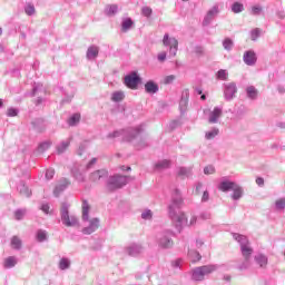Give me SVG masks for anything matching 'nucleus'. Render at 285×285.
Returning a JSON list of instances; mask_svg holds the SVG:
<instances>
[{"label": "nucleus", "mask_w": 285, "mask_h": 285, "mask_svg": "<svg viewBox=\"0 0 285 285\" xmlns=\"http://www.w3.org/2000/svg\"><path fill=\"white\" fill-rule=\"evenodd\" d=\"M253 253H247L246 255H243L244 262L238 265V271H246L250 266V256Z\"/></svg>", "instance_id": "nucleus-29"}, {"label": "nucleus", "mask_w": 285, "mask_h": 285, "mask_svg": "<svg viewBox=\"0 0 285 285\" xmlns=\"http://www.w3.org/2000/svg\"><path fill=\"white\" fill-rule=\"evenodd\" d=\"M261 35H262V29L256 28V29L252 30L250 31L252 41H257V39H259Z\"/></svg>", "instance_id": "nucleus-48"}, {"label": "nucleus", "mask_w": 285, "mask_h": 285, "mask_svg": "<svg viewBox=\"0 0 285 285\" xmlns=\"http://www.w3.org/2000/svg\"><path fill=\"white\" fill-rule=\"evenodd\" d=\"M194 52H195V55H197V57H202V55H204V47H202V46H196V47L194 48Z\"/></svg>", "instance_id": "nucleus-55"}, {"label": "nucleus", "mask_w": 285, "mask_h": 285, "mask_svg": "<svg viewBox=\"0 0 285 285\" xmlns=\"http://www.w3.org/2000/svg\"><path fill=\"white\" fill-rule=\"evenodd\" d=\"M119 12V7L117 4H107L105 8V14L107 17H115Z\"/></svg>", "instance_id": "nucleus-28"}, {"label": "nucleus", "mask_w": 285, "mask_h": 285, "mask_svg": "<svg viewBox=\"0 0 285 285\" xmlns=\"http://www.w3.org/2000/svg\"><path fill=\"white\" fill-rule=\"evenodd\" d=\"M243 61L246 66H255L257 63V55L253 50L245 51Z\"/></svg>", "instance_id": "nucleus-15"}, {"label": "nucleus", "mask_w": 285, "mask_h": 285, "mask_svg": "<svg viewBox=\"0 0 285 285\" xmlns=\"http://www.w3.org/2000/svg\"><path fill=\"white\" fill-rule=\"evenodd\" d=\"M125 98H126V95L124 94V91H115L111 95V101H115V104H119V101H124Z\"/></svg>", "instance_id": "nucleus-38"}, {"label": "nucleus", "mask_w": 285, "mask_h": 285, "mask_svg": "<svg viewBox=\"0 0 285 285\" xmlns=\"http://www.w3.org/2000/svg\"><path fill=\"white\" fill-rule=\"evenodd\" d=\"M145 91L148 95H157V92H159V85L153 80H149L145 83Z\"/></svg>", "instance_id": "nucleus-20"}, {"label": "nucleus", "mask_w": 285, "mask_h": 285, "mask_svg": "<svg viewBox=\"0 0 285 285\" xmlns=\"http://www.w3.org/2000/svg\"><path fill=\"white\" fill-rule=\"evenodd\" d=\"M60 219L67 228L79 226V218L76 215H70V204L62 203L60 207Z\"/></svg>", "instance_id": "nucleus-3"}, {"label": "nucleus", "mask_w": 285, "mask_h": 285, "mask_svg": "<svg viewBox=\"0 0 285 285\" xmlns=\"http://www.w3.org/2000/svg\"><path fill=\"white\" fill-rule=\"evenodd\" d=\"M17 257L14 256H9L4 259L3 262V267L4 268H14L17 266Z\"/></svg>", "instance_id": "nucleus-32"}, {"label": "nucleus", "mask_w": 285, "mask_h": 285, "mask_svg": "<svg viewBox=\"0 0 285 285\" xmlns=\"http://www.w3.org/2000/svg\"><path fill=\"white\" fill-rule=\"evenodd\" d=\"M215 173V167L213 165H208L204 168V175H214Z\"/></svg>", "instance_id": "nucleus-53"}, {"label": "nucleus", "mask_w": 285, "mask_h": 285, "mask_svg": "<svg viewBox=\"0 0 285 285\" xmlns=\"http://www.w3.org/2000/svg\"><path fill=\"white\" fill-rule=\"evenodd\" d=\"M223 112L224 109L222 107H215L213 111L209 112L208 124H218Z\"/></svg>", "instance_id": "nucleus-13"}, {"label": "nucleus", "mask_w": 285, "mask_h": 285, "mask_svg": "<svg viewBox=\"0 0 285 285\" xmlns=\"http://www.w3.org/2000/svg\"><path fill=\"white\" fill-rule=\"evenodd\" d=\"M166 57H167L166 51H163V52L158 53L157 59H158V61H160L163 63V61H166Z\"/></svg>", "instance_id": "nucleus-60"}, {"label": "nucleus", "mask_w": 285, "mask_h": 285, "mask_svg": "<svg viewBox=\"0 0 285 285\" xmlns=\"http://www.w3.org/2000/svg\"><path fill=\"white\" fill-rule=\"evenodd\" d=\"M21 246H22V243L19 238V236H13L11 238V247L14 249V250H21Z\"/></svg>", "instance_id": "nucleus-40"}, {"label": "nucleus", "mask_w": 285, "mask_h": 285, "mask_svg": "<svg viewBox=\"0 0 285 285\" xmlns=\"http://www.w3.org/2000/svg\"><path fill=\"white\" fill-rule=\"evenodd\" d=\"M232 11L235 13V14H239V12H244V4L243 3H239V2H234L232 4Z\"/></svg>", "instance_id": "nucleus-44"}, {"label": "nucleus", "mask_w": 285, "mask_h": 285, "mask_svg": "<svg viewBox=\"0 0 285 285\" xmlns=\"http://www.w3.org/2000/svg\"><path fill=\"white\" fill-rule=\"evenodd\" d=\"M235 43L233 42V40L230 38H226L223 41V48L224 50H227V52H230V50H233Z\"/></svg>", "instance_id": "nucleus-42"}, {"label": "nucleus", "mask_w": 285, "mask_h": 285, "mask_svg": "<svg viewBox=\"0 0 285 285\" xmlns=\"http://www.w3.org/2000/svg\"><path fill=\"white\" fill-rule=\"evenodd\" d=\"M217 14H219V8L217 6H214L207 11L203 20V26H210V23H213V19H215Z\"/></svg>", "instance_id": "nucleus-12"}, {"label": "nucleus", "mask_w": 285, "mask_h": 285, "mask_svg": "<svg viewBox=\"0 0 285 285\" xmlns=\"http://www.w3.org/2000/svg\"><path fill=\"white\" fill-rule=\"evenodd\" d=\"M255 262L261 268H266V266H268V257L264 254L256 255Z\"/></svg>", "instance_id": "nucleus-27"}, {"label": "nucleus", "mask_w": 285, "mask_h": 285, "mask_svg": "<svg viewBox=\"0 0 285 285\" xmlns=\"http://www.w3.org/2000/svg\"><path fill=\"white\" fill-rule=\"evenodd\" d=\"M126 250L130 257H137L144 253V247L139 244H131L127 247Z\"/></svg>", "instance_id": "nucleus-17"}, {"label": "nucleus", "mask_w": 285, "mask_h": 285, "mask_svg": "<svg viewBox=\"0 0 285 285\" xmlns=\"http://www.w3.org/2000/svg\"><path fill=\"white\" fill-rule=\"evenodd\" d=\"M275 206H276V210H284L285 198H279L278 200H276Z\"/></svg>", "instance_id": "nucleus-50"}, {"label": "nucleus", "mask_w": 285, "mask_h": 285, "mask_svg": "<svg viewBox=\"0 0 285 285\" xmlns=\"http://www.w3.org/2000/svg\"><path fill=\"white\" fill-rule=\"evenodd\" d=\"M163 46L169 48V55L171 57H177V51L179 50V41L176 38H170L168 33H165L163 38Z\"/></svg>", "instance_id": "nucleus-7"}, {"label": "nucleus", "mask_w": 285, "mask_h": 285, "mask_svg": "<svg viewBox=\"0 0 285 285\" xmlns=\"http://www.w3.org/2000/svg\"><path fill=\"white\" fill-rule=\"evenodd\" d=\"M124 83L127 88H130V90H137L139 83H141V77L134 71L125 77Z\"/></svg>", "instance_id": "nucleus-9"}, {"label": "nucleus", "mask_w": 285, "mask_h": 285, "mask_svg": "<svg viewBox=\"0 0 285 285\" xmlns=\"http://www.w3.org/2000/svg\"><path fill=\"white\" fill-rule=\"evenodd\" d=\"M208 199H210V194L208 193V190H205V191L203 193V196H202L200 202H202L203 204H206V202H208Z\"/></svg>", "instance_id": "nucleus-57"}, {"label": "nucleus", "mask_w": 285, "mask_h": 285, "mask_svg": "<svg viewBox=\"0 0 285 285\" xmlns=\"http://www.w3.org/2000/svg\"><path fill=\"white\" fill-rule=\"evenodd\" d=\"M100 220L99 218H92L89 220V226L82 228L83 235H92L99 229Z\"/></svg>", "instance_id": "nucleus-11"}, {"label": "nucleus", "mask_w": 285, "mask_h": 285, "mask_svg": "<svg viewBox=\"0 0 285 285\" xmlns=\"http://www.w3.org/2000/svg\"><path fill=\"white\" fill-rule=\"evenodd\" d=\"M85 150H86V144H80V146L77 150V155H79V156L83 155Z\"/></svg>", "instance_id": "nucleus-61"}, {"label": "nucleus", "mask_w": 285, "mask_h": 285, "mask_svg": "<svg viewBox=\"0 0 285 285\" xmlns=\"http://www.w3.org/2000/svg\"><path fill=\"white\" fill-rule=\"evenodd\" d=\"M232 190V199H234V202H237L242 199V197H244V188H242L239 185L236 184V186Z\"/></svg>", "instance_id": "nucleus-26"}, {"label": "nucleus", "mask_w": 285, "mask_h": 285, "mask_svg": "<svg viewBox=\"0 0 285 285\" xmlns=\"http://www.w3.org/2000/svg\"><path fill=\"white\" fill-rule=\"evenodd\" d=\"M71 174H72V177H75V179H77V181H86V177L83 176V174L81 171H79L78 168L71 169Z\"/></svg>", "instance_id": "nucleus-41"}, {"label": "nucleus", "mask_w": 285, "mask_h": 285, "mask_svg": "<svg viewBox=\"0 0 285 285\" xmlns=\"http://www.w3.org/2000/svg\"><path fill=\"white\" fill-rule=\"evenodd\" d=\"M217 135H219V128L214 127L209 131L205 132V139H207V141H210L212 139H215Z\"/></svg>", "instance_id": "nucleus-37"}, {"label": "nucleus", "mask_w": 285, "mask_h": 285, "mask_svg": "<svg viewBox=\"0 0 285 285\" xmlns=\"http://www.w3.org/2000/svg\"><path fill=\"white\" fill-rule=\"evenodd\" d=\"M97 57H99V47L90 46L87 49V59L91 61L92 59H97Z\"/></svg>", "instance_id": "nucleus-25"}, {"label": "nucleus", "mask_w": 285, "mask_h": 285, "mask_svg": "<svg viewBox=\"0 0 285 285\" xmlns=\"http://www.w3.org/2000/svg\"><path fill=\"white\" fill-rule=\"evenodd\" d=\"M200 219H210V213L208 212H204L200 214Z\"/></svg>", "instance_id": "nucleus-64"}, {"label": "nucleus", "mask_w": 285, "mask_h": 285, "mask_svg": "<svg viewBox=\"0 0 285 285\" xmlns=\"http://www.w3.org/2000/svg\"><path fill=\"white\" fill-rule=\"evenodd\" d=\"M128 184V177L121 175L110 176L107 181V189L109 193H115V190H119V188H124Z\"/></svg>", "instance_id": "nucleus-6"}, {"label": "nucleus", "mask_w": 285, "mask_h": 285, "mask_svg": "<svg viewBox=\"0 0 285 285\" xmlns=\"http://www.w3.org/2000/svg\"><path fill=\"white\" fill-rule=\"evenodd\" d=\"M166 168H170V160L164 159L155 165V170H166Z\"/></svg>", "instance_id": "nucleus-36"}, {"label": "nucleus", "mask_w": 285, "mask_h": 285, "mask_svg": "<svg viewBox=\"0 0 285 285\" xmlns=\"http://www.w3.org/2000/svg\"><path fill=\"white\" fill-rule=\"evenodd\" d=\"M68 148H70V139L62 140L56 146V150L58 155H63V153H66Z\"/></svg>", "instance_id": "nucleus-23"}, {"label": "nucleus", "mask_w": 285, "mask_h": 285, "mask_svg": "<svg viewBox=\"0 0 285 285\" xmlns=\"http://www.w3.org/2000/svg\"><path fill=\"white\" fill-rule=\"evenodd\" d=\"M232 235H233V239H235V242L239 244L242 255H247L248 253H253V248L248 246L249 244L248 237L237 233H233Z\"/></svg>", "instance_id": "nucleus-8"}, {"label": "nucleus", "mask_w": 285, "mask_h": 285, "mask_svg": "<svg viewBox=\"0 0 285 285\" xmlns=\"http://www.w3.org/2000/svg\"><path fill=\"white\" fill-rule=\"evenodd\" d=\"M141 219H153V210L146 209L145 212L141 213Z\"/></svg>", "instance_id": "nucleus-52"}, {"label": "nucleus", "mask_w": 285, "mask_h": 285, "mask_svg": "<svg viewBox=\"0 0 285 285\" xmlns=\"http://www.w3.org/2000/svg\"><path fill=\"white\" fill-rule=\"evenodd\" d=\"M216 77L220 81H228V71H226V69H220L217 71Z\"/></svg>", "instance_id": "nucleus-43"}, {"label": "nucleus", "mask_w": 285, "mask_h": 285, "mask_svg": "<svg viewBox=\"0 0 285 285\" xmlns=\"http://www.w3.org/2000/svg\"><path fill=\"white\" fill-rule=\"evenodd\" d=\"M141 12H142L144 17L148 18V17H150L153 14V9L150 7H144Z\"/></svg>", "instance_id": "nucleus-54"}, {"label": "nucleus", "mask_w": 285, "mask_h": 285, "mask_svg": "<svg viewBox=\"0 0 285 285\" xmlns=\"http://www.w3.org/2000/svg\"><path fill=\"white\" fill-rule=\"evenodd\" d=\"M141 132H144V127L139 125L136 128H127L110 132L107 138L117 139V137H122L124 141H134V139H137Z\"/></svg>", "instance_id": "nucleus-2"}, {"label": "nucleus", "mask_w": 285, "mask_h": 285, "mask_svg": "<svg viewBox=\"0 0 285 285\" xmlns=\"http://www.w3.org/2000/svg\"><path fill=\"white\" fill-rule=\"evenodd\" d=\"M81 119V115L79 114H73L69 119L68 124L69 126H77L79 124V120Z\"/></svg>", "instance_id": "nucleus-45"}, {"label": "nucleus", "mask_w": 285, "mask_h": 285, "mask_svg": "<svg viewBox=\"0 0 285 285\" xmlns=\"http://www.w3.org/2000/svg\"><path fill=\"white\" fill-rule=\"evenodd\" d=\"M26 213H28L27 209H17L14 212V217L18 222H21V219H23V217H26Z\"/></svg>", "instance_id": "nucleus-47"}, {"label": "nucleus", "mask_w": 285, "mask_h": 285, "mask_svg": "<svg viewBox=\"0 0 285 285\" xmlns=\"http://www.w3.org/2000/svg\"><path fill=\"white\" fill-rule=\"evenodd\" d=\"M188 257L191 259L193 264H195V262H199V259H202V254L197 250L189 249Z\"/></svg>", "instance_id": "nucleus-39"}, {"label": "nucleus", "mask_w": 285, "mask_h": 285, "mask_svg": "<svg viewBox=\"0 0 285 285\" xmlns=\"http://www.w3.org/2000/svg\"><path fill=\"white\" fill-rule=\"evenodd\" d=\"M106 177H108V171L106 169H99L90 175V181H101Z\"/></svg>", "instance_id": "nucleus-19"}, {"label": "nucleus", "mask_w": 285, "mask_h": 285, "mask_svg": "<svg viewBox=\"0 0 285 285\" xmlns=\"http://www.w3.org/2000/svg\"><path fill=\"white\" fill-rule=\"evenodd\" d=\"M177 176L186 179L188 177H193V167H178Z\"/></svg>", "instance_id": "nucleus-22"}, {"label": "nucleus", "mask_w": 285, "mask_h": 285, "mask_svg": "<svg viewBox=\"0 0 285 285\" xmlns=\"http://www.w3.org/2000/svg\"><path fill=\"white\" fill-rule=\"evenodd\" d=\"M237 183L229 181V180H222L218 185V190H222V193H228L229 190H233Z\"/></svg>", "instance_id": "nucleus-18"}, {"label": "nucleus", "mask_w": 285, "mask_h": 285, "mask_svg": "<svg viewBox=\"0 0 285 285\" xmlns=\"http://www.w3.org/2000/svg\"><path fill=\"white\" fill-rule=\"evenodd\" d=\"M51 146H52V141H50V140L40 142L38 148H37V153L39 155H42V153H46V150H48Z\"/></svg>", "instance_id": "nucleus-35"}, {"label": "nucleus", "mask_w": 285, "mask_h": 285, "mask_svg": "<svg viewBox=\"0 0 285 285\" xmlns=\"http://www.w3.org/2000/svg\"><path fill=\"white\" fill-rule=\"evenodd\" d=\"M68 186H70V180H68V178H62L53 189L55 197H59Z\"/></svg>", "instance_id": "nucleus-16"}, {"label": "nucleus", "mask_w": 285, "mask_h": 285, "mask_svg": "<svg viewBox=\"0 0 285 285\" xmlns=\"http://www.w3.org/2000/svg\"><path fill=\"white\" fill-rule=\"evenodd\" d=\"M184 204V198H181V191L175 189L171 194V204L168 206V215L178 233L184 230V227L188 225V217L184 212H178Z\"/></svg>", "instance_id": "nucleus-1"}, {"label": "nucleus", "mask_w": 285, "mask_h": 285, "mask_svg": "<svg viewBox=\"0 0 285 285\" xmlns=\"http://www.w3.org/2000/svg\"><path fill=\"white\" fill-rule=\"evenodd\" d=\"M148 146V142H146V139H140V142L136 145L138 150H141V148H146Z\"/></svg>", "instance_id": "nucleus-59"}, {"label": "nucleus", "mask_w": 285, "mask_h": 285, "mask_svg": "<svg viewBox=\"0 0 285 285\" xmlns=\"http://www.w3.org/2000/svg\"><path fill=\"white\" fill-rule=\"evenodd\" d=\"M202 188H204V184L203 183H197L196 184V189H195L196 195H199V193H202Z\"/></svg>", "instance_id": "nucleus-63"}, {"label": "nucleus", "mask_w": 285, "mask_h": 285, "mask_svg": "<svg viewBox=\"0 0 285 285\" xmlns=\"http://www.w3.org/2000/svg\"><path fill=\"white\" fill-rule=\"evenodd\" d=\"M36 239L40 244L43 243V242H48V232H46L43 229H38L37 233H36Z\"/></svg>", "instance_id": "nucleus-34"}, {"label": "nucleus", "mask_w": 285, "mask_h": 285, "mask_svg": "<svg viewBox=\"0 0 285 285\" xmlns=\"http://www.w3.org/2000/svg\"><path fill=\"white\" fill-rule=\"evenodd\" d=\"M52 177H55V169L49 168L46 170V179L50 180L52 179Z\"/></svg>", "instance_id": "nucleus-56"}, {"label": "nucleus", "mask_w": 285, "mask_h": 285, "mask_svg": "<svg viewBox=\"0 0 285 285\" xmlns=\"http://www.w3.org/2000/svg\"><path fill=\"white\" fill-rule=\"evenodd\" d=\"M135 22L132 21V19L130 18L122 19V22H121L122 32H128V30H130V28H132Z\"/></svg>", "instance_id": "nucleus-33"}, {"label": "nucleus", "mask_w": 285, "mask_h": 285, "mask_svg": "<svg viewBox=\"0 0 285 285\" xmlns=\"http://www.w3.org/2000/svg\"><path fill=\"white\" fill-rule=\"evenodd\" d=\"M40 210H42V213H45V215H49L50 214V205L42 204L40 207Z\"/></svg>", "instance_id": "nucleus-58"}, {"label": "nucleus", "mask_w": 285, "mask_h": 285, "mask_svg": "<svg viewBox=\"0 0 285 285\" xmlns=\"http://www.w3.org/2000/svg\"><path fill=\"white\" fill-rule=\"evenodd\" d=\"M190 97V92L188 91V89H185L183 92H181V98H180V101H179V110L181 112V115H184L188 108V99Z\"/></svg>", "instance_id": "nucleus-14"}, {"label": "nucleus", "mask_w": 285, "mask_h": 285, "mask_svg": "<svg viewBox=\"0 0 285 285\" xmlns=\"http://www.w3.org/2000/svg\"><path fill=\"white\" fill-rule=\"evenodd\" d=\"M235 95H237V83L228 82L224 85V98L225 101H233Z\"/></svg>", "instance_id": "nucleus-10"}, {"label": "nucleus", "mask_w": 285, "mask_h": 285, "mask_svg": "<svg viewBox=\"0 0 285 285\" xmlns=\"http://www.w3.org/2000/svg\"><path fill=\"white\" fill-rule=\"evenodd\" d=\"M17 190L22 197H31L32 196V190H30V188H28V186H26V183H23V181H20L18 184Z\"/></svg>", "instance_id": "nucleus-21"}, {"label": "nucleus", "mask_w": 285, "mask_h": 285, "mask_svg": "<svg viewBox=\"0 0 285 285\" xmlns=\"http://www.w3.org/2000/svg\"><path fill=\"white\" fill-rule=\"evenodd\" d=\"M264 8H262V6L259 4H255L250 8V14H253L254 17H259V14H262Z\"/></svg>", "instance_id": "nucleus-46"}, {"label": "nucleus", "mask_w": 285, "mask_h": 285, "mask_svg": "<svg viewBox=\"0 0 285 285\" xmlns=\"http://www.w3.org/2000/svg\"><path fill=\"white\" fill-rule=\"evenodd\" d=\"M71 262H70V258L68 257H62L59 263H58V268L60 271H68V268H70L71 266Z\"/></svg>", "instance_id": "nucleus-31"}, {"label": "nucleus", "mask_w": 285, "mask_h": 285, "mask_svg": "<svg viewBox=\"0 0 285 285\" xmlns=\"http://www.w3.org/2000/svg\"><path fill=\"white\" fill-rule=\"evenodd\" d=\"M24 12H26V14H28V17H32V14H35V12H36V9H35V4H27L26 7H24Z\"/></svg>", "instance_id": "nucleus-49"}, {"label": "nucleus", "mask_w": 285, "mask_h": 285, "mask_svg": "<svg viewBox=\"0 0 285 285\" xmlns=\"http://www.w3.org/2000/svg\"><path fill=\"white\" fill-rule=\"evenodd\" d=\"M174 237L175 233L173 230H163L156 236L157 245L164 249L173 248L175 246V242H173Z\"/></svg>", "instance_id": "nucleus-4"}, {"label": "nucleus", "mask_w": 285, "mask_h": 285, "mask_svg": "<svg viewBox=\"0 0 285 285\" xmlns=\"http://www.w3.org/2000/svg\"><path fill=\"white\" fill-rule=\"evenodd\" d=\"M90 220V204L88 200H82V222Z\"/></svg>", "instance_id": "nucleus-24"}, {"label": "nucleus", "mask_w": 285, "mask_h": 285, "mask_svg": "<svg viewBox=\"0 0 285 285\" xmlns=\"http://www.w3.org/2000/svg\"><path fill=\"white\" fill-rule=\"evenodd\" d=\"M173 81H175V76L174 75H170V76H167L165 78V83L168 85V83H173Z\"/></svg>", "instance_id": "nucleus-62"}, {"label": "nucleus", "mask_w": 285, "mask_h": 285, "mask_svg": "<svg viewBox=\"0 0 285 285\" xmlns=\"http://www.w3.org/2000/svg\"><path fill=\"white\" fill-rule=\"evenodd\" d=\"M17 115H19V109H17L14 107H10L7 110V117H17Z\"/></svg>", "instance_id": "nucleus-51"}, {"label": "nucleus", "mask_w": 285, "mask_h": 285, "mask_svg": "<svg viewBox=\"0 0 285 285\" xmlns=\"http://www.w3.org/2000/svg\"><path fill=\"white\" fill-rule=\"evenodd\" d=\"M246 95L248 99L255 101V99H257V95H259V91H257V88H255V86H248L246 88Z\"/></svg>", "instance_id": "nucleus-30"}, {"label": "nucleus", "mask_w": 285, "mask_h": 285, "mask_svg": "<svg viewBox=\"0 0 285 285\" xmlns=\"http://www.w3.org/2000/svg\"><path fill=\"white\" fill-rule=\"evenodd\" d=\"M217 271V265H204L196 267L191 271V279L194 282H204L206 275L215 273Z\"/></svg>", "instance_id": "nucleus-5"}]
</instances>
